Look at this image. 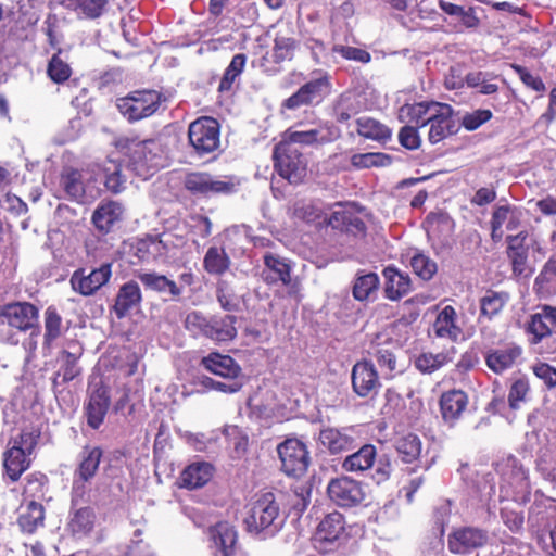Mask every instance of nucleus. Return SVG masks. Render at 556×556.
<instances>
[{"label":"nucleus","instance_id":"7c9ffc66","mask_svg":"<svg viewBox=\"0 0 556 556\" xmlns=\"http://www.w3.org/2000/svg\"><path fill=\"white\" fill-rule=\"evenodd\" d=\"M214 467L210 463L198 462L187 466L180 477V486L199 489L205 485L213 477Z\"/></svg>","mask_w":556,"mask_h":556},{"label":"nucleus","instance_id":"338daca9","mask_svg":"<svg viewBox=\"0 0 556 556\" xmlns=\"http://www.w3.org/2000/svg\"><path fill=\"white\" fill-rule=\"evenodd\" d=\"M492 117L493 113L489 109H478L463 116L462 126L468 131H473L488 123Z\"/></svg>","mask_w":556,"mask_h":556},{"label":"nucleus","instance_id":"39448f33","mask_svg":"<svg viewBox=\"0 0 556 556\" xmlns=\"http://www.w3.org/2000/svg\"><path fill=\"white\" fill-rule=\"evenodd\" d=\"M163 100L161 92L154 89H141L116 99L118 112L130 123L152 116Z\"/></svg>","mask_w":556,"mask_h":556},{"label":"nucleus","instance_id":"e2e57ef3","mask_svg":"<svg viewBox=\"0 0 556 556\" xmlns=\"http://www.w3.org/2000/svg\"><path fill=\"white\" fill-rule=\"evenodd\" d=\"M510 68L519 76L522 84L539 93H543L546 90L545 84L539 75H533L527 67L511 63Z\"/></svg>","mask_w":556,"mask_h":556},{"label":"nucleus","instance_id":"dca6fc26","mask_svg":"<svg viewBox=\"0 0 556 556\" xmlns=\"http://www.w3.org/2000/svg\"><path fill=\"white\" fill-rule=\"evenodd\" d=\"M38 308L29 302H12L2 306L0 318L18 331H28L37 326Z\"/></svg>","mask_w":556,"mask_h":556},{"label":"nucleus","instance_id":"603ef678","mask_svg":"<svg viewBox=\"0 0 556 556\" xmlns=\"http://www.w3.org/2000/svg\"><path fill=\"white\" fill-rule=\"evenodd\" d=\"M395 450L404 463L417 460L421 453V441L416 434H407L395 442Z\"/></svg>","mask_w":556,"mask_h":556},{"label":"nucleus","instance_id":"20e7f679","mask_svg":"<svg viewBox=\"0 0 556 556\" xmlns=\"http://www.w3.org/2000/svg\"><path fill=\"white\" fill-rule=\"evenodd\" d=\"M331 91L330 74L321 70H315L312 72V78L308 81L282 101L281 108L293 111L302 106H317L330 96Z\"/></svg>","mask_w":556,"mask_h":556},{"label":"nucleus","instance_id":"9b49d317","mask_svg":"<svg viewBox=\"0 0 556 556\" xmlns=\"http://www.w3.org/2000/svg\"><path fill=\"white\" fill-rule=\"evenodd\" d=\"M341 137V130L333 123L325 122L318 128L309 130H294L288 128L281 136V141L291 147L301 146H324L337 141Z\"/></svg>","mask_w":556,"mask_h":556},{"label":"nucleus","instance_id":"a18cd8bd","mask_svg":"<svg viewBox=\"0 0 556 556\" xmlns=\"http://www.w3.org/2000/svg\"><path fill=\"white\" fill-rule=\"evenodd\" d=\"M231 265L230 257L225 249L210 247L203 258L204 270L214 276H222L229 270Z\"/></svg>","mask_w":556,"mask_h":556},{"label":"nucleus","instance_id":"423d86ee","mask_svg":"<svg viewBox=\"0 0 556 556\" xmlns=\"http://www.w3.org/2000/svg\"><path fill=\"white\" fill-rule=\"evenodd\" d=\"M273 162L277 174L290 184L302 182L307 175V161L303 153L281 140L274 147Z\"/></svg>","mask_w":556,"mask_h":556},{"label":"nucleus","instance_id":"cd10ccee","mask_svg":"<svg viewBox=\"0 0 556 556\" xmlns=\"http://www.w3.org/2000/svg\"><path fill=\"white\" fill-rule=\"evenodd\" d=\"M141 301L142 294L139 285L131 280L121 286L112 309L116 317L122 319L130 312V309L138 306Z\"/></svg>","mask_w":556,"mask_h":556},{"label":"nucleus","instance_id":"5fc2aeb1","mask_svg":"<svg viewBox=\"0 0 556 556\" xmlns=\"http://www.w3.org/2000/svg\"><path fill=\"white\" fill-rule=\"evenodd\" d=\"M507 301L508 294L506 292L488 290L480 300V313L491 319L503 309Z\"/></svg>","mask_w":556,"mask_h":556},{"label":"nucleus","instance_id":"b1692460","mask_svg":"<svg viewBox=\"0 0 556 556\" xmlns=\"http://www.w3.org/2000/svg\"><path fill=\"white\" fill-rule=\"evenodd\" d=\"M300 49V40L294 36L291 27L277 31L273 46V61L275 64L291 62Z\"/></svg>","mask_w":556,"mask_h":556},{"label":"nucleus","instance_id":"0eeeda50","mask_svg":"<svg viewBox=\"0 0 556 556\" xmlns=\"http://www.w3.org/2000/svg\"><path fill=\"white\" fill-rule=\"evenodd\" d=\"M502 479L501 493L505 497H511L514 502L521 504L530 500L531 483L529 472L516 457L510 456L504 462Z\"/></svg>","mask_w":556,"mask_h":556},{"label":"nucleus","instance_id":"ddd939ff","mask_svg":"<svg viewBox=\"0 0 556 556\" xmlns=\"http://www.w3.org/2000/svg\"><path fill=\"white\" fill-rule=\"evenodd\" d=\"M182 184L188 192L197 197L229 194L232 193L236 188L231 179H215L207 172H189L185 175Z\"/></svg>","mask_w":556,"mask_h":556},{"label":"nucleus","instance_id":"0e129e2a","mask_svg":"<svg viewBox=\"0 0 556 556\" xmlns=\"http://www.w3.org/2000/svg\"><path fill=\"white\" fill-rule=\"evenodd\" d=\"M331 51L333 53L340 54L343 59L348 61H355L363 64H367L371 61V54L367 50L356 47L334 45L331 48Z\"/></svg>","mask_w":556,"mask_h":556},{"label":"nucleus","instance_id":"9d476101","mask_svg":"<svg viewBox=\"0 0 556 556\" xmlns=\"http://www.w3.org/2000/svg\"><path fill=\"white\" fill-rule=\"evenodd\" d=\"M281 470L289 477H303L311 464L306 445L298 439H287L277 447Z\"/></svg>","mask_w":556,"mask_h":556},{"label":"nucleus","instance_id":"f3484780","mask_svg":"<svg viewBox=\"0 0 556 556\" xmlns=\"http://www.w3.org/2000/svg\"><path fill=\"white\" fill-rule=\"evenodd\" d=\"M454 110L450 104L439 102L434 112L428 118L430 126L428 140L435 144L457 132V125L453 118Z\"/></svg>","mask_w":556,"mask_h":556},{"label":"nucleus","instance_id":"bb28decb","mask_svg":"<svg viewBox=\"0 0 556 556\" xmlns=\"http://www.w3.org/2000/svg\"><path fill=\"white\" fill-rule=\"evenodd\" d=\"M236 324L237 317L233 315H214L208 318L205 338L218 343L232 341L238 333Z\"/></svg>","mask_w":556,"mask_h":556},{"label":"nucleus","instance_id":"c9c22d12","mask_svg":"<svg viewBox=\"0 0 556 556\" xmlns=\"http://www.w3.org/2000/svg\"><path fill=\"white\" fill-rule=\"evenodd\" d=\"M247 404L256 410H274L277 407L286 408L283 400H277V391H274L271 384H258L256 390L251 394Z\"/></svg>","mask_w":556,"mask_h":556},{"label":"nucleus","instance_id":"a211bd4d","mask_svg":"<svg viewBox=\"0 0 556 556\" xmlns=\"http://www.w3.org/2000/svg\"><path fill=\"white\" fill-rule=\"evenodd\" d=\"M208 535L220 556H248L238 543V532L228 522H217L210 527Z\"/></svg>","mask_w":556,"mask_h":556},{"label":"nucleus","instance_id":"3c124183","mask_svg":"<svg viewBox=\"0 0 556 556\" xmlns=\"http://www.w3.org/2000/svg\"><path fill=\"white\" fill-rule=\"evenodd\" d=\"M379 277L376 273H368L356 277L353 285V296L359 302L370 299V295L376 293L379 288Z\"/></svg>","mask_w":556,"mask_h":556},{"label":"nucleus","instance_id":"6ab92c4d","mask_svg":"<svg viewBox=\"0 0 556 556\" xmlns=\"http://www.w3.org/2000/svg\"><path fill=\"white\" fill-rule=\"evenodd\" d=\"M137 278L142 283L146 291H151L164 296L166 301H180L184 290L173 279L156 271H141Z\"/></svg>","mask_w":556,"mask_h":556},{"label":"nucleus","instance_id":"c03bdc74","mask_svg":"<svg viewBox=\"0 0 556 556\" xmlns=\"http://www.w3.org/2000/svg\"><path fill=\"white\" fill-rule=\"evenodd\" d=\"M456 311L453 306L446 305L437 316L433 330L439 338H448L456 341L459 336V328L456 326Z\"/></svg>","mask_w":556,"mask_h":556},{"label":"nucleus","instance_id":"4c0bfd02","mask_svg":"<svg viewBox=\"0 0 556 556\" xmlns=\"http://www.w3.org/2000/svg\"><path fill=\"white\" fill-rule=\"evenodd\" d=\"M536 470L547 480L556 481V433L548 440L547 444L539 451Z\"/></svg>","mask_w":556,"mask_h":556},{"label":"nucleus","instance_id":"8fccbe9b","mask_svg":"<svg viewBox=\"0 0 556 556\" xmlns=\"http://www.w3.org/2000/svg\"><path fill=\"white\" fill-rule=\"evenodd\" d=\"M392 161V156L383 152L356 153L351 156V165L356 169L387 167Z\"/></svg>","mask_w":556,"mask_h":556},{"label":"nucleus","instance_id":"a878e982","mask_svg":"<svg viewBox=\"0 0 556 556\" xmlns=\"http://www.w3.org/2000/svg\"><path fill=\"white\" fill-rule=\"evenodd\" d=\"M328 225L332 229L353 236H365L367 230L365 222L349 208L332 212L329 215Z\"/></svg>","mask_w":556,"mask_h":556},{"label":"nucleus","instance_id":"a19ab883","mask_svg":"<svg viewBox=\"0 0 556 556\" xmlns=\"http://www.w3.org/2000/svg\"><path fill=\"white\" fill-rule=\"evenodd\" d=\"M356 126L357 134L366 139L384 143L392 137L391 129L372 117L363 116L357 118Z\"/></svg>","mask_w":556,"mask_h":556},{"label":"nucleus","instance_id":"c85d7f7f","mask_svg":"<svg viewBox=\"0 0 556 556\" xmlns=\"http://www.w3.org/2000/svg\"><path fill=\"white\" fill-rule=\"evenodd\" d=\"M293 217L317 229L327 228L329 215L313 201H299L293 206Z\"/></svg>","mask_w":556,"mask_h":556},{"label":"nucleus","instance_id":"aec40b11","mask_svg":"<svg viewBox=\"0 0 556 556\" xmlns=\"http://www.w3.org/2000/svg\"><path fill=\"white\" fill-rule=\"evenodd\" d=\"M123 215L124 207L119 202L101 201L92 213L91 223L99 233L105 236L122 222Z\"/></svg>","mask_w":556,"mask_h":556},{"label":"nucleus","instance_id":"ea45409f","mask_svg":"<svg viewBox=\"0 0 556 556\" xmlns=\"http://www.w3.org/2000/svg\"><path fill=\"white\" fill-rule=\"evenodd\" d=\"M377 456L372 444L363 445L357 452L349 455L342 463V468L350 472H362L372 467Z\"/></svg>","mask_w":556,"mask_h":556},{"label":"nucleus","instance_id":"393cba45","mask_svg":"<svg viewBox=\"0 0 556 556\" xmlns=\"http://www.w3.org/2000/svg\"><path fill=\"white\" fill-rule=\"evenodd\" d=\"M203 367L213 375L225 379H237L241 374L240 365L230 356L212 352L202 358Z\"/></svg>","mask_w":556,"mask_h":556},{"label":"nucleus","instance_id":"2eb2a0df","mask_svg":"<svg viewBox=\"0 0 556 556\" xmlns=\"http://www.w3.org/2000/svg\"><path fill=\"white\" fill-rule=\"evenodd\" d=\"M111 276V264L106 263L102 264L99 268L92 269L90 273H87L85 268L76 269L70 282L76 293L83 296H90L104 286Z\"/></svg>","mask_w":556,"mask_h":556},{"label":"nucleus","instance_id":"f704fd0d","mask_svg":"<svg viewBox=\"0 0 556 556\" xmlns=\"http://www.w3.org/2000/svg\"><path fill=\"white\" fill-rule=\"evenodd\" d=\"M264 265L270 274L263 273L264 281L268 285L281 282L283 286L291 283V266L278 255L266 253L264 255Z\"/></svg>","mask_w":556,"mask_h":556},{"label":"nucleus","instance_id":"6e6552de","mask_svg":"<svg viewBox=\"0 0 556 556\" xmlns=\"http://www.w3.org/2000/svg\"><path fill=\"white\" fill-rule=\"evenodd\" d=\"M279 517V505L271 492L260 495L251 505L249 515L244 522L249 532L261 533L268 531L274 533L279 525L276 522Z\"/></svg>","mask_w":556,"mask_h":556},{"label":"nucleus","instance_id":"4be33fe9","mask_svg":"<svg viewBox=\"0 0 556 556\" xmlns=\"http://www.w3.org/2000/svg\"><path fill=\"white\" fill-rule=\"evenodd\" d=\"M384 296L390 301H400L412 291V280L408 274L402 273L395 266L383 268Z\"/></svg>","mask_w":556,"mask_h":556},{"label":"nucleus","instance_id":"6e6d98bb","mask_svg":"<svg viewBox=\"0 0 556 556\" xmlns=\"http://www.w3.org/2000/svg\"><path fill=\"white\" fill-rule=\"evenodd\" d=\"M62 333V317L54 306L45 312L43 345L50 348Z\"/></svg>","mask_w":556,"mask_h":556},{"label":"nucleus","instance_id":"72a5a7b5","mask_svg":"<svg viewBox=\"0 0 556 556\" xmlns=\"http://www.w3.org/2000/svg\"><path fill=\"white\" fill-rule=\"evenodd\" d=\"M527 231L507 237V256L510 260L514 274L521 275L526 269L529 248L526 243Z\"/></svg>","mask_w":556,"mask_h":556},{"label":"nucleus","instance_id":"09e8293b","mask_svg":"<svg viewBox=\"0 0 556 556\" xmlns=\"http://www.w3.org/2000/svg\"><path fill=\"white\" fill-rule=\"evenodd\" d=\"M46 72L49 79L56 85H62L71 78L73 70L71 65L63 60L62 49L60 47L49 60Z\"/></svg>","mask_w":556,"mask_h":556},{"label":"nucleus","instance_id":"49530a36","mask_svg":"<svg viewBox=\"0 0 556 556\" xmlns=\"http://www.w3.org/2000/svg\"><path fill=\"white\" fill-rule=\"evenodd\" d=\"M45 508L37 502H29L18 517V526L25 533H34L38 528L43 526Z\"/></svg>","mask_w":556,"mask_h":556},{"label":"nucleus","instance_id":"69168bd1","mask_svg":"<svg viewBox=\"0 0 556 556\" xmlns=\"http://www.w3.org/2000/svg\"><path fill=\"white\" fill-rule=\"evenodd\" d=\"M352 382H378V374L371 362H357L352 369Z\"/></svg>","mask_w":556,"mask_h":556},{"label":"nucleus","instance_id":"7ed1b4c3","mask_svg":"<svg viewBox=\"0 0 556 556\" xmlns=\"http://www.w3.org/2000/svg\"><path fill=\"white\" fill-rule=\"evenodd\" d=\"M530 345L541 344V352L556 353V306L542 305L525 326Z\"/></svg>","mask_w":556,"mask_h":556},{"label":"nucleus","instance_id":"f257e3e1","mask_svg":"<svg viewBox=\"0 0 556 556\" xmlns=\"http://www.w3.org/2000/svg\"><path fill=\"white\" fill-rule=\"evenodd\" d=\"M116 148L126 157L128 167L140 177L147 178L161 166L164 151L157 139L121 137L116 141Z\"/></svg>","mask_w":556,"mask_h":556},{"label":"nucleus","instance_id":"bf43d9fd","mask_svg":"<svg viewBox=\"0 0 556 556\" xmlns=\"http://www.w3.org/2000/svg\"><path fill=\"white\" fill-rule=\"evenodd\" d=\"M62 4L72 9H79L88 18H98L102 15L108 0H62Z\"/></svg>","mask_w":556,"mask_h":556},{"label":"nucleus","instance_id":"2f4dec72","mask_svg":"<svg viewBox=\"0 0 556 556\" xmlns=\"http://www.w3.org/2000/svg\"><path fill=\"white\" fill-rule=\"evenodd\" d=\"M345 531L344 516L339 511L327 514L319 522L316 539L321 542L333 543L341 539Z\"/></svg>","mask_w":556,"mask_h":556},{"label":"nucleus","instance_id":"864d4df0","mask_svg":"<svg viewBox=\"0 0 556 556\" xmlns=\"http://www.w3.org/2000/svg\"><path fill=\"white\" fill-rule=\"evenodd\" d=\"M247 63V55L243 53L235 54L224 72L219 81L218 91L220 93L231 90L233 83L244 71Z\"/></svg>","mask_w":556,"mask_h":556},{"label":"nucleus","instance_id":"13d9d810","mask_svg":"<svg viewBox=\"0 0 556 556\" xmlns=\"http://www.w3.org/2000/svg\"><path fill=\"white\" fill-rule=\"evenodd\" d=\"M122 166L119 163L108 160L102 167L104 174V186L113 193H118L124 189V182L121 175Z\"/></svg>","mask_w":556,"mask_h":556},{"label":"nucleus","instance_id":"774afa93","mask_svg":"<svg viewBox=\"0 0 556 556\" xmlns=\"http://www.w3.org/2000/svg\"><path fill=\"white\" fill-rule=\"evenodd\" d=\"M156 247V238L153 236H146L144 238L137 239L131 245V250L139 261H148L154 255L152 248Z\"/></svg>","mask_w":556,"mask_h":556},{"label":"nucleus","instance_id":"f03ea898","mask_svg":"<svg viewBox=\"0 0 556 556\" xmlns=\"http://www.w3.org/2000/svg\"><path fill=\"white\" fill-rule=\"evenodd\" d=\"M39 438V430L25 429L9 441L8 448L3 453V467L5 475L12 482L17 481L30 467V456L38 444Z\"/></svg>","mask_w":556,"mask_h":556},{"label":"nucleus","instance_id":"680f3d73","mask_svg":"<svg viewBox=\"0 0 556 556\" xmlns=\"http://www.w3.org/2000/svg\"><path fill=\"white\" fill-rule=\"evenodd\" d=\"M450 361L445 353H421L415 361V366L422 372H432Z\"/></svg>","mask_w":556,"mask_h":556},{"label":"nucleus","instance_id":"58836bf2","mask_svg":"<svg viewBox=\"0 0 556 556\" xmlns=\"http://www.w3.org/2000/svg\"><path fill=\"white\" fill-rule=\"evenodd\" d=\"M467 405V395L460 390H451L442 394L440 408L445 421H454L464 412Z\"/></svg>","mask_w":556,"mask_h":556},{"label":"nucleus","instance_id":"473e14b6","mask_svg":"<svg viewBox=\"0 0 556 556\" xmlns=\"http://www.w3.org/2000/svg\"><path fill=\"white\" fill-rule=\"evenodd\" d=\"M522 354L518 345H510L505 349L490 351L485 356L486 366L495 374H502L511 368Z\"/></svg>","mask_w":556,"mask_h":556},{"label":"nucleus","instance_id":"f8f14e48","mask_svg":"<svg viewBox=\"0 0 556 556\" xmlns=\"http://www.w3.org/2000/svg\"><path fill=\"white\" fill-rule=\"evenodd\" d=\"M327 494L334 505L342 508L355 507L365 500L362 482L348 476L332 478L327 485Z\"/></svg>","mask_w":556,"mask_h":556},{"label":"nucleus","instance_id":"4468645a","mask_svg":"<svg viewBox=\"0 0 556 556\" xmlns=\"http://www.w3.org/2000/svg\"><path fill=\"white\" fill-rule=\"evenodd\" d=\"M489 540L488 531L478 527H459L454 529L447 538L448 551L453 554L463 555L486 545Z\"/></svg>","mask_w":556,"mask_h":556},{"label":"nucleus","instance_id":"052dcab7","mask_svg":"<svg viewBox=\"0 0 556 556\" xmlns=\"http://www.w3.org/2000/svg\"><path fill=\"white\" fill-rule=\"evenodd\" d=\"M410 266L413 271L422 280H430L437 273V263L429 256L417 253L410 258Z\"/></svg>","mask_w":556,"mask_h":556},{"label":"nucleus","instance_id":"37998d69","mask_svg":"<svg viewBox=\"0 0 556 556\" xmlns=\"http://www.w3.org/2000/svg\"><path fill=\"white\" fill-rule=\"evenodd\" d=\"M103 452L98 446H85L79 454V463L74 471L77 477L92 479L99 469Z\"/></svg>","mask_w":556,"mask_h":556},{"label":"nucleus","instance_id":"5701e85b","mask_svg":"<svg viewBox=\"0 0 556 556\" xmlns=\"http://www.w3.org/2000/svg\"><path fill=\"white\" fill-rule=\"evenodd\" d=\"M529 526L536 532L543 531L556 523V503L552 498L535 500L529 509Z\"/></svg>","mask_w":556,"mask_h":556},{"label":"nucleus","instance_id":"79ce46f5","mask_svg":"<svg viewBox=\"0 0 556 556\" xmlns=\"http://www.w3.org/2000/svg\"><path fill=\"white\" fill-rule=\"evenodd\" d=\"M94 514L90 507L73 508L67 529L75 538L88 535L94 526Z\"/></svg>","mask_w":556,"mask_h":556},{"label":"nucleus","instance_id":"c756f323","mask_svg":"<svg viewBox=\"0 0 556 556\" xmlns=\"http://www.w3.org/2000/svg\"><path fill=\"white\" fill-rule=\"evenodd\" d=\"M439 102H416L413 104H404L399 111L401 122L410 124V126L420 128L428 125V118L434 112Z\"/></svg>","mask_w":556,"mask_h":556},{"label":"nucleus","instance_id":"de8ad7c7","mask_svg":"<svg viewBox=\"0 0 556 556\" xmlns=\"http://www.w3.org/2000/svg\"><path fill=\"white\" fill-rule=\"evenodd\" d=\"M215 295L222 309L230 313L240 311L241 296L237 294L235 287L227 280L219 279L216 282Z\"/></svg>","mask_w":556,"mask_h":556},{"label":"nucleus","instance_id":"1a4fd4ad","mask_svg":"<svg viewBox=\"0 0 556 556\" xmlns=\"http://www.w3.org/2000/svg\"><path fill=\"white\" fill-rule=\"evenodd\" d=\"M190 146L199 156L215 152L220 143V125L211 116H201L190 123L188 128Z\"/></svg>","mask_w":556,"mask_h":556},{"label":"nucleus","instance_id":"e433bc0d","mask_svg":"<svg viewBox=\"0 0 556 556\" xmlns=\"http://www.w3.org/2000/svg\"><path fill=\"white\" fill-rule=\"evenodd\" d=\"M319 440L331 454H339L354 447L355 439L348 430L327 428L320 431Z\"/></svg>","mask_w":556,"mask_h":556},{"label":"nucleus","instance_id":"4d7b16f0","mask_svg":"<svg viewBox=\"0 0 556 556\" xmlns=\"http://www.w3.org/2000/svg\"><path fill=\"white\" fill-rule=\"evenodd\" d=\"M61 185L71 199L78 200L85 193L81 174L78 169L70 168L63 173L61 176Z\"/></svg>","mask_w":556,"mask_h":556},{"label":"nucleus","instance_id":"412c9836","mask_svg":"<svg viewBox=\"0 0 556 556\" xmlns=\"http://www.w3.org/2000/svg\"><path fill=\"white\" fill-rule=\"evenodd\" d=\"M110 403V386L100 384L90 395L86 407L87 424L89 427L98 429L103 424Z\"/></svg>","mask_w":556,"mask_h":556}]
</instances>
